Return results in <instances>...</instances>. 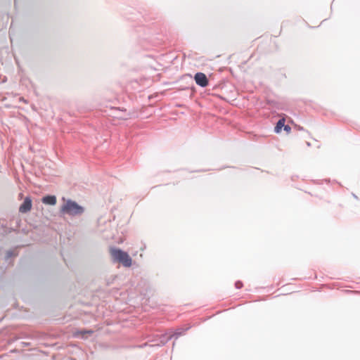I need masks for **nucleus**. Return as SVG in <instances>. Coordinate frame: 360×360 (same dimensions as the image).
I'll return each instance as SVG.
<instances>
[{"label": "nucleus", "instance_id": "f257e3e1", "mask_svg": "<svg viewBox=\"0 0 360 360\" xmlns=\"http://www.w3.org/2000/svg\"><path fill=\"white\" fill-rule=\"evenodd\" d=\"M110 254L112 259L121 263L125 267H130L132 264V259L126 252L116 248H110Z\"/></svg>", "mask_w": 360, "mask_h": 360}, {"label": "nucleus", "instance_id": "f03ea898", "mask_svg": "<svg viewBox=\"0 0 360 360\" xmlns=\"http://www.w3.org/2000/svg\"><path fill=\"white\" fill-rule=\"evenodd\" d=\"M61 211L70 215L80 214L83 212V208L75 202L68 200L62 207Z\"/></svg>", "mask_w": 360, "mask_h": 360}, {"label": "nucleus", "instance_id": "7ed1b4c3", "mask_svg": "<svg viewBox=\"0 0 360 360\" xmlns=\"http://www.w3.org/2000/svg\"><path fill=\"white\" fill-rule=\"evenodd\" d=\"M188 330L187 328H177L174 332H169L167 333H165L162 335V340L160 341V345H163L166 344L169 340H171L173 337H176V338L181 335H184L186 330Z\"/></svg>", "mask_w": 360, "mask_h": 360}, {"label": "nucleus", "instance_id": "20e7f679", "mask_svg": "<svg viewBox=\"0 0 360 360\" xmlns=\"http://www.w3.org/2000/svg\"><path fill=\"white\" fill-rule=\"evenodd\" d=\"M196 84L202 87H205L208 85V79L207 76L202 72H198L194 77Z\"/></svg>", "mask_w": 360, "mask_h": 360}, {"label": "nucleus", "instance_id": "39448f33", "mask_svg": "<svg viewBox=\"0 0 360 360\" xmlns=\"http://www.w3.org/2000/svg\"><path fill=\"white\" fill-rule=\"evenodd\" d=\"M32 206V200L30 197H26L24 202L19 207V212L21 213H27L31 210Z\"/></svg>", "mask_w": 360, "mask_h": 360}, {"label": "nucleus", "instance_id": "423d86ee", "mask_svg": "<svg viewBox=\"0 0 360 360\" xmlns=\"http://www.w3.org/2000/svg\"><path fill=\"white\" fill-rule=\"evenodd\" d=\"M41 201L44 204L54 205L56 203V198L54 195H47L44 197Z\"/></svg>", "mask_w": 360, "mask_h": 360}, {"label": "nucleus", "instance_id": "0eeeda50", "mask_svg": "<svg viewBox=\"0 0 360 360\" xmlns=\"http://www.w3.org/2000/svg\"><path fill=\"white\" fill-rule=\"evenodd\" d=\"M285 120L284 117H282L278 120V122L276 124V126L275 127V131L276 133H280L282 128L285 126Z\"/></svg>", "mask_w": 360, "mask_h": 360}, {"label": "nucleus", "instance_id": "6e6552de", "mask_svg": "<svg viewBox=\"0 0 360 360\" xmlns=\"http://www.w3.org/2000/svg\"><path fill=\"white\" fill-rule=\"evenodd\" d=\"M93 333H94V331H93V330H80V331L75 332V333H74V336H75V337H79V336H81V337H82V338H84V336H85V335H86V334L91 335Z\"/></svg>", "mask_w": 360, "mask_h": 360}, {"label": "nucleus", "instance_id": "1a4fd4ad", "mask_svg": "<svg viewBox=\"0 0 360 360\" xmlns=\"http://www.w3.org/2000/svg\"><path fill=\"white\" fill-rule=\"evenodd\" d=\"M283 128L287 133H290L291 131V127L289 125H285Z\"/></svg>", "mask_w": 360, "mask_h": 360}, {"label": "nucleus", "instance_id": "9d476101", "mask_svg": "<svg viewBox=\"0 0 360 360\" xmlns=\"http://www.w3.org/2000/svg\"><path fill=\"white\" fill-rule=\"evenodd\" d=\"M118 118H120V119H122V120H127L128 118H129V114H128L125 117L119 116Z\"/></svg>", "mask_w": 360, "mask_h": 360}, {"label": "nucleus", "instance_id": "9b49d317", "mask_svg": "<svg viewBox=\"0 0 360 360\" xmlns=\"http://www.w3.org/2000/svg\"><path fill=\"white\" fill-rule=\"evenodd\" d=\"M236 285H237L238 288H240V284H236Z\"/></svg>", "mask_w": 360, "mask_h": 360}, {"label": "nucleus", "instance_id": "f8f14e48", "mask_svg": "<svg viewBox=\"0 0 360 360\" xmlns=\"http://www.w3.org/2000/svg\"><path fill=\"white\" fill-rule=\"evenodd\" d=\"M236 285H237L238 288H240V284H236Z\"/></svg>", "mask_w": 360, "mask_h": 360}]
</instances>
